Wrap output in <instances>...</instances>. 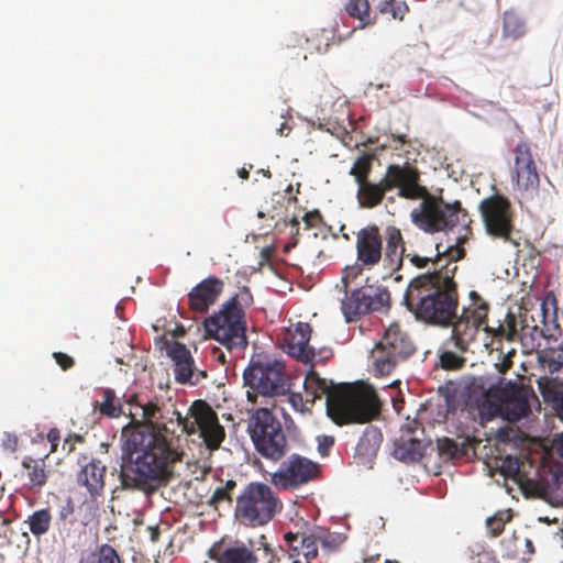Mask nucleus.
Listing matches in <instances>:
<instances>
[{
    "label": "nucleus",
    "mask_w": 563,
    "mask_h": 563,
    "mask_svg": "<svg viewBox=\"0 0 563 563\" xmlns=\"http://www.w3.org/2000/svg\"><path fill=\"white\" fill-rule=\"evenodd\" d=\"M442 268L413 277L404 294L402 305L418 321L448 328L456 317L459 300L453 276Z\"/></svg>",
    "instance_id": "nucleus-1"
},
{
    "label": "nucleus",
    "mask_w": 563,
    "mask_h": 563,
    "mask_svg": "<svg viewBox=\"0 0 563 563\" xmlns=\"http://www.w3.org/2000/svg\"><path fill=\"white\" fill-rule=\"evenodd\" d=\"M253 303L247 286L225 300L218 310L206 317L202 329L206 335L224 346L229 352L245 350L249 345L245 309Z\"/></svg>",
    "instance_id": "nucleus-2"
},
{
    "label": "nucleus",
    "mask_w": 563,
    "mask_h": 563,
    "mask_svg": "<svg viewBox=\"0 0 563 563\" xmlns=\"http://www.w3.org/2000/svg\"><path fill=\"white\" fill-rule=\"evenodd\" d=\"M397 188V196L405 199H418L427 194V187L420 184L419 170L408 165L390 164L385 176L377 183H361L357 201L361 208H373L382 202L387 191Z\"/></svg>",
    "instance_id": "nucleus-3"
},
{
    "label": "nucleus",
    "mask_w": 563,
    "mask_h": 563,
    "mask_svg": "<svg viewBox=\"0 0 563 563\" xmlns=\"http://www.w3.org/2000/svg\"><path fill=\"white\" fill-rule=\"evenodd\" d=\"M243 386L247 388L249 401L257 396L276 398L289 390L285 376V362L268 353L252 355L242 374Z\"/></svg>",
    "instance_id": "nucleus-4"
},
{
    "label": "nucleus",
    "mask_w": 563,
    "mask_h": 563,
    "mask_svg": "<svg viewBox=\"0 0 563 563\" xmlns=\"http://www.w3.org/2000/svg\"><path fill=\"white\" fill-rule=\"evenodd\" d=\"M283 510V503L269 485L251 482L236 497L234 518L249 528L264 527Z\"/></svg>",
    "instance_id": "nucleus-5"
},
{
    "label": "nucleus",
    "mask_w": 563,
    "mask_h": 563,
    "mask_svg": "<svg viewBox=\"0 0 563 563\" xmlns=\"http://www.w3.org/2000/svg\"><path fill=\"white\" fill-rule=\"evenodd\" d=\"M246 431L256 452L264 459L277 462L289 451L286 433L278 418L267 407L252 411Z\"/></svg>",
    "instance_id": "nucleus-6"
},
{
    "label": "nucleus",
    "mask_w": 563,
    "mask_h": 563,
    "mask_svg": "<svg viewBox=\"0 0 563 563\" xmlns=\"http://www.w3.org/2000/svg\"><path fill=\"white\" fill-rule=\"evenodd\" d=\"M418 208L410 212L411 222L426 233L448 232L466 216L459 200L445 202L441 197H429V190L422 196Z\"/></svg>",
    "instance_id": "nucleus-7"
},
{
    "label": "nucleus",
    "mask_w": 563,
    "mask_h": 563,
    "mask_svg": "<svg viewBox=\"0 0 563 563\" xmlns=\"http://www.w3.org/2000/svg\"><path fill=\"white\" fill-rule=\"evenodd\" d=\"M119 481L120 486L113 492L121 488L141 492L146 496L153 495L166 485L163 465L155 460L153 450L137 454L133 462L122 468Z\"/></svg>",
    "instance_id": "nucleus-8"
},
{
    "label": "nucleus",
    "mask_w": 563,
    "mask_h": 563,
    "mask_svg": "<svg viewBox=\"0 0 563 563\" xmlns=\"http://www.w3.org/2000/svg\"><path fill=\"white\" fill-rule=\"evenodd\" d=\"M416 346L409 335L397 323L385 329L383 336L375 343L373 355V371L376 376L389 375L400 363L409 358Z\"/></svg>",
    "instance_id": "nucleus-9"
},
{
    "label": "nucleus",
    "mask_w": 563,
    "mask_h": 563,
    "mask_svg": "<svg viewBox=\"0 0 563 563\" xmlns=\"http://www.w3.org/2000/svg\"><path fill=\"white\" fill-rule=\"evenodd\" d=\"M478 210L487 235L519 245L511 236L515 231V211L509 198L494 192L481 200Z\"/></svg>",
    "instance_id": "nucleus-10"
},
{
    "label": "nucleus",
    "mask_w": 563,
    "mask_h": 563,
    "mask_svg": "<svg viewBox=\"0 0 563 563\" xmlns=\"http://www.w3.org/2000/svg\"><path fill=\"white\" fill-rule=\"evenodd\" d=\"M320 464L298 453H292L271 474L269 482L279 489H297L313 481Z\"/></svg>",
    "instance_id": "nucleus-11"
},
{
    "label": "nucleus",
    "mask_w": 563,
    "mask_h": 563,
    "mask_svg": "<svg viewBox=\"0 0 563 563\" xmlns=\"http://www.w3.org/2000/svg\"><path fill=\"white\" fill-rule=\"evenodd\" d=\"M155 345L165 352L166 357L173 362L174 379L180 385L196 386L197 366L188 346L178 340H168L165 335L156 336Z\"/></svg>",
    "instance_id": "nucleus-12"
},
{
    "label": "nucleus",
    "mask_w": 563,
    "mask_h": 563,
    "mask_svg": "<svg viewBox=\"0 0 563 563\" xmlns=\"http://www.w3.org/2000/svg\"><path fill=\"white\" fill-rule=\"evenodd\" d=\"M356 261L371 269L383 257V238L376 225L362 228L356 235Z\"/></svg>",
    "instance_id": "nucleus-13"
},
{
    "label": "nucleus",
    "mask_w": 563,
    "mask_h": 563,
    "mask_svg": "<svg viewBox=\"0 0 563 563\" xmlns=\"http://www.w3.org/2000/svg\"><path fill=\"white\" fill-rule=\"evenodd\" d=\"M516 184L519 189L530 190L539 187L540 178L529 146L519 142L515 150Z\"/></svg>",
    "instance_id": "nucleus-14"
},
{
    "label": "nucleus",
    "mask_w": 563,
    "mask_h": 563,
    "mask_svg": "<svg viewBox=\"0 0 563 563\" xmlns=\"http://www.w3.org/2000/svg\"><path fill=\"white\" fill-rule=\"evenodd\" d=\"M223 283L216 276H208L199 282L188 292V302L195 312L205 313L216 303L221 291Z\"/></svg>",
    "instance_id": "nucleus-15"
},
{
    "label": "nucleus",
    "mask_w": 563,
    "mask_h": 563,
    "mask_svg": "<svg viewBox=\"0 0 563 563\" xmlns=\"http://www.w3.org/2000/svg\"><path fill=\"white\" fill-rule=\"evenodd\" d=\"M207 555L216 563H257L255 552L241 540L231 541L224 548L213 544Z\"/></svg>",
    "instance_id": "nucleus-16"
},
{
    "label": "nucleus",
    "mask_w": 563,
    "mask_h": 563,
    "mask_svg": "<svg viewBox=\"0 0 563 563\" xmlns=\"http://www.w3.org/2000/svg\"><path fill=\"white\" fill-rule=\"evenodd\" d=\"M153 434L145 430H123L120 434L121 468L134 461L143 451L151 452Z\"/></svg>",
    "instance_id": "nucleus-17"
},
{
    "label": "nucleus",
    "mask_w": 563,
    "mask_h": 563,
    "mask_svg": "<svg viewBox=\"0 0 563 563\" xmlns=\"http://www.w3.org/2000/svg\"><path fill=\"white\" fill-rule=\"evenodd\" d=\"M432 445V440L428 439L426 443L417 437H409L407 439L400 438L395 440L391 455L397 461L405 464H415L420 462L424 454L427 446Z\"/></svg>",
    "instance_id": "nucleus-18"
},
{
    "label": "nucleus",
    "mask_w": 563,
    "mask_h": 563,
    "mask_svg": "<svg viewBox=\"0 0 563 563\" xmlns=\"http://www.w3.org/2000/svg\"><path fill=\"white\" fill-rule=\"evenodd\" d=\"M386 252L384 257L385 268H389L390 272L383 276L386 279L387 276H391L393 272L399 271L402 266L405 247L401 231L396 227L386 228Z\"/></svg>",
    "instance_id": "nucleus-19"
},
{
    "label": "nucleus",
    "mask_w": 563,
    "mask_h": 563,
    "mask_svg": "<svg viewBox=\"0 0 563 563\" xmlns=\"http://www.w3.org/2000/svg\"><path fill=\"white\" fill-rule=\"evenodd\" d=\"M295 332L299 336L296 342H288L284 352L300 362H310L312 356L317 354V349L310 344L312 328L307 322H297Z\"/></svg>",
    "instance_id": "nucleus-20"
},
{
    "label": "nucleus",
    "mask_w": 563,
    "mask_h": 563,
    "mask_svg": "<svg viewBox=\"0 0 563 563\" xmlns=\"http://www.w3.org/2000/svg\"><path fill=\"white\" fill-rule=\"evenodd\" d=\"M106 466L100 461L92 459L85 464L77 474V483L86 487L92 498L99 496L104 486Z\"/></svg>",
    "instance_id": "nucleus-21"
},
{
    "label": "nucleus",
    "mask_w": 563,
    "mask_h": 563,
    "mask_svg": "<svg viewBox=\"0 0 563 563\" xmlns=\"http://www.w3.org/2000/svg\"><path fill=\"white\" fill-rule=\"evenodd\" d=\"M461 240H463L462 235H456L453 239H449L450 244H448L445 247L443 246L442 242H438L435 244L437 253L434 257L412 254L408 255V258L410 263L419 269L427 267L429 263L438 265V260L444 254H446L451 261H459L464 254V251L456 245Z\"/></svg>",
    "instance_id": "nucleus-22"
},
{
    "label": "nucleus",
    "mask_w": 563,
    "mask_h": 563,
    "mask_svg": "<svg viewBox=\"0 0 563 563\" xmlns=\"http://www.w3.org/2000/svg\"><path fill=\"white\" fill-rule=\"evenodd\" d=\"M314 354L310 362H302L308 368L305 371L306 377L303 387L307 394H311L313 398H321L323 395L334 390L338 384L333 379L321 377L320 374L314 369L316 366Z\"/></svg>",
    "instance_id": "nucleus-23"
},
{
    "label": "nucleus",
    "mask_w": 563,
    "mask_h": 563,
    "mask_svg": "<svg viewBox=\"0 0 563 563\" xmlns=\"http://www.w3.org/2000/svg\"><path fill=\"white\" fill-rule=\"evenodd\" d=\"M366 287H357L350 292V296L342 300L341 310L346 322L358 320L362 316L368 314L366 306Z\"/></svg>",
    "instance_id": "nucleus-24"
},
{
    "label": "nucleus",
    "mask_w": 563,
    "mask_h": 563,
    "mask_svg": "<svg viewBox=\"0 0 563 563\" xmlns=\"http://www.w3.org/2000/svg\"><path fill=\"white\" fill-rule=\"evenodd\" d=\"M383 434L375 426H367L355 446V453L363 457H374L382 444Z\"/></svg>",
    "instance_id": "nucleus-25"
},
{
    "label": "nucleus",
    "mask_w": 563,
    "mask_h": 563,
    "mask_svg": "<svg viewBox=\"0 0 563 563\" xmlns=\"http://www.w3.org/2000/svg\"><path fill=\"white\" fill-rule=\"evenodd\" d=\"M529 412L530 406L528 400L525 397H519L507 402L504 408L500 409L498 418L505 422L515 423L526 419Z\"/></svg>",
    "instance_id": "nucleus-26"
},
{
    "label": "nucleus",
    "mask_w": 563,
    "mask_h": 563,
    "mask_svg": "<svg viewBox=\"0 0 563 563\" xmlns=\"http://www.w3.org/2000/svg\"><path fill=\"white\" fill-rule=\"evenodd\" d=\"M366 283H368V278H366ZM366 292L368 297L366 298V306H368V313L374 311H380L384 307L388 306L390 302V296L387 287L377 286L366 284Z\"/></svg>",
    "instance_id": "nucleus-27"
},
{
    "label": "nucleus",
    "mask_w": 563,
    "mask_h": 563,
    "mask_svg": "<svg viewBox=\"0 0 563 563\" xmlns=\"http://www.w3.org/2000/svg\"><path fill=\"white\" fill-rule=\"evenodd\" d=\"M526 25L525 21L514 10H507L504 12L503 18V35L517 40L525 35Z\"/></svg>",
    "instance_id": "nucleus-28"
},
{
    "label": "nucleus",
    "mask_w": 563,
    "mask_h": 563,
    "mask_svg": "<svg viewBox=\"0 0 563 563\" xmlns=\"http://www.w3.org/2000/svg\"><path fill=\"white\" fill-rule=\"evenodd\" d=\"M51 519L52 517L49 509L42 508L33 511L25 520V523H27L31 533L34 537L40 538L41 536L45 534L48 531Z\"/></svg>",
    "instance_id": "nucleus-29"
},
{
    "label": "nucleus",
    "mask_w": 563,
    "mask_h": 563,
    "mask_svg": "<svg viewBox=\"0 0 563 563\" xmlns=\"http://www.w3.org/2000/svg\"><path fill=\"white\" fill-rule=\"evenodd\" d=\"M476 331L477 329L471 327L468 323L465 324L463 331H461L459 324H456L451 331L446 344H452L456 350L464 353L468 350V342L474 339Z\"/></svg>",
    "instance_id": "nucleus-30"
},
{
    "label": "nucleus",
    "mask_w": 563,
    "mask_h": 563,
    "mask_svg": "<svg viewBox=\"0 0 563 563\" xmlns=\"http://www.w3.org/2000/svg\"><path fill=\"white\" fill-rule=\"evenodd\" d=\"M99 410L111 419L119 418L122 415L123 406L112 388L103 389V401L99 404Z\"/></svg>",
    "instance_id": "nucleus-31"
},
{
    "label": "nucleus",
    "mask_w": 563,
    "mask_h": 563,
    "mask_svg": "<svg viewBox=\"0 0 563 563\" xmlns=\"http://www.w3.org/2000/svg\"><path fill=\"white\" fill-rule=\"evenodd\" d=\"M475 408L478 413V418L482 424H486L498 418L500 408L499 406L486 398H479L475 400Z\"/></svg>",
    "instance_id": "nucleus-32"
},
{
    "label": "nucleus",
    "mask_w": 563,
    "mask_h": 563,
    "mask_svg": "<svg viewBox=\"0 0 563 563\" xmlns=\"http://www.w3.org/2000/svg\"><path fill=\"white\" fill-rule=\"evenodd\" d=\"M345 11L350 16L365 23L369 19V2L368 0H349Z\"/></svg>",
    "instance_id": "nucleus-33"
},
{
    "label": "nucleus",
    "mask_w": 563,
    "mask_h": 563,
    "mask_svg": "<svg viewBox=\"0 0 563 563\" xmlns=\"http://www.w3.org/2000/svg\"><path fill=\"white\" fill-rule=\"evenodd\" d=\"M98 563H122L118 551L109 543H102L96 549Z\"/></svg>",
    "instance_id": "nucleus-34"
},
{
    "label": "nucleus",
    "mask_w": 563,
    "mask_h": 563,
    "mask_svg": "<svg viewBox=\"0 0 563 563\" xmlns=\"http://www.w3.org/2000/svg\"><path fill=\"white\" fill-rule=\"evenodd\" d=\"M29 478L33 486L42 487L45 485L47 474L45 472L44 457H41L36 463H34V466H32V470L29 472Z\"/></svg>",
    "instance_id": "nucleus-35"
},
{
    "label": "nucleus",
    "mask_w": 563,
    "mask_h": 563,
    "mask_svg": "<svg viewBox=\"0 0 563 563\" xmlns=\"http://www.w3.org/2000/svg\"><path fill=\"white\" fill-rule=\"evenodd\" d=\"M319 539L324 550L334 552L347 539V537L340 532H328L325 536L319 537Z\"/></svg>",
    "instance_id": "nucleus-36"
},
{
    "label": "nucleus",
    "mask_w": 563,
    "mask_h": 563,
    "mask_svg": "<svg viewBox=\"0 0 563 563\" xmlns=\"http://www.w3.org/2000/svg\"><path fill=\"white\" fill-rule=\"evenodd\" d=\"M518 457L514 454H507L504 456L499 464L500 473L505 476H515L519 471Z\"/></svg>",
    "instance_id": "nucleus-37"
},
{
    "label": "nucleus",
    "mask_w": 563,
    "mask_h": 563,
    "mask_svg": "<svg viewBox=\"0 0 563 563\" xmlns=\"http://www.w3.org/2000/svg\"><path fill=\"white\" fill-rule=\"evenodd\" d=\"M509 520V515L504 519V515L497 514L486 519V527L490 531L492 537H498L503 530L505 522Z\"/></svg>",
    "instance_id": "nucleus-38"
},
{
    "label": "nucleus",
    "mask_w": 563,
    "mask_h": 563,
    "mask_svg": "<svg viewBox=\"0 0 563 563\" xmlns=\"http://www.w3.org/2000/svg\"><path fill=\"white\" fill-rule=\"evenodd\" d=\"M299 545L301 549H305L303 556L307 560H311L318 555V547L316 540L311 536L302 533Z\"/></svg>",
    "instance_id": "nucleus-39"
},
{
    "label": "nucleus",
    "mask_w": 563,
    "mask_h": 563,
    "mask_svg": "<svg viewBox=\"0 0 563 563\" xmlns=\"http://www.w3.org/2000/svg\"><path fill=\"white\" fill-rule=\"evenodd\" d=\"M232 495H233L232 492L230 489H228V487L219 486L214 489L212 496L208 500V504L210 506H214L216 504H218L220 501H227L229 505H231L232 500H233Z\"/></svg>",
    "instance_id": "nucleus-40"
},
{
    "label": "nucleus",
    "mask_w": 563,
    "mask_h": 563,
    "mask_svg": "<svg viewBox=\"0 0 563 563\" xmlns=\"http://www.w3.org/2000/svg\"><path fill=\"white\" fill-rule=\"evenodd\" d=\"M317 450L319 454L324 457L328 456L334 445V438L332 435L320 434L317 435Z\"/></svg>",
    "instance_id": "nucleus-41"
},
{
    "label": "nucleus",
    "mask_w": 563,
    "mask_h": 563,
    "mask_svg": "<svg viewBox=\"0 0 563 563\" xmlns=\"http://www.w3.org/2000/svg\"><path fill=\"white\" fill-rule=\"evenodd\" d=\"M364 269H367V267H361V263L357 261L353 265L345 266L342 272V283L346 285L350 280L360 276Z\"/></svg>",
    "instance_id": "nucleus-42"
},
{
    "label": "nucleus",
    "mask_w": 563,
    "mask_h": 563,
    "mask_svg": "<svg viewBox=\"0 0 563 563\" xmlns=\"http://www.w3.org/2000/svg\"><path fill=\"white\" fill-rule=\"evenodd\" d=\"M55 363L63 369L67 371L75 365V358L65 352H53L52 353Z\"/></svg>",
    "instance_id": "nucleus-43"
},
{
    "label": "nucleus",
    "mask_w": 563,
    "mask_h": 563,
    "mask_svg": "<svg viewBox=\"0 0 563 563\" xmlns=\"http://www.w3.org/2000/svg\"><path fill=\"white\" fill-rule=\"evenodd\" d=\"M456 441L449 437H443L437 440V449L440 454L452 455L456 449Z\"/></svg>",
    "instance_id": "nucleus-44"
},
{
    "label": "nucleus",
    "mask_w": 563,
    "mask_h": 563,
    "mask_svg": "<svg viewBox=\"0 0 563 563\" xmlns=\"http://www.w3.org/2000/svg\"><path fill=\"white\" fill-rule=\"evenodd\" d=\"M279 411H280V415L284 419V424H285V430L289 437L291 438H296L299 433V429L298 427L296 426L294 419L291 418V416L286 411L285 408L280 407L279 408Z\"/></svg>",
    "instance_id": "nucleus-45"
},
{
    "label": "nucleus",
    "mask_w": 563,
    "mask_h": 563,
    "mask_svg": "<svg viewBox=\"0 0 563 563\" xmlns=\"http://www.w3.org/2000/svg\"><path fill=\"white\" fill-rule=\"evenodd\" d=\"M541 302H547V305L551 306L552 308V322H553V325L555 328L559 327V322H558V314H559V305H558V300H556V297H555V294L553 290H549L543 300Z\"/></svg>",
    "instance_id": "nucleus-46"
},
{
    "label": "nucleus",
    "mask_w": 563,
    "mask_h": 563,
    "mask_svg": "<svg viewBox=\"0 0 563 563\" xmlns=\"http://www.w3.org/2000/svg\"><path fill=\"white\" fill-rule=\"evenodd\" d=\"M288 401L294 410L300 413L310 412L309 408L303 404L300 393H291L288 396Z\"/></svg>",
    "instance_id": "nucleus-47"
},
{
    "label": "nucleus",
    "mask_w": 563,
    "mask_h": 563,
    "mask_svg": "<svg viewBox=\"0 0 563 563\" xmlns=\"http://www.w3.org/2000/svg\"><path fill=\"white\" fill-rule=\"evenodd\" d=\"M556 351L554 347H548L545 350H542V351H539L538 352V361L541 363V364H547L548 365V368H549V373L551 374V368H552V357L555 360L556 357Z\"/></svg>",
    "instance_id": "nucleus-48"
},
{
    "label": "nucleus",
    "mask_w": 563,
    "mask_h": 563,
    "mask_svg": "<svg viewBox=\"0 0 563 563\" xmlns=\"http://www.w3.org/2000/svg\"><path fill=\"white\" fill-rule=\"evenodd\" d=\"M408 11V5L405 1H398L396 0L393 2L390 14L394 19L402 20L405 12Z\"/></svg>",
    "instance_id": "nucleus-49"
},
{
    "label": "nucleus",
    "mask_w": 563,
    "mask_h": 563,
    "mask_svg": "<svg viewBox=\"0 0 563 563\" xmlns=\"http://www.w3.org/2000/svg\"><path fill=\"white\" fill-rule=\"evenodd\" d=\"M3 437L4 438L2 440V448L4 450L14 452L16 450V445H18V437L10 432H4Z\"/></svg>",
    "instance_id": "nucleus-50"
},
{
    "label": "nucleus",
    "mask_w": 563,
    "mask_h": 563,
    "mask_svg": "<svg viewBox=\"0 0 563 563\" xmlns=\"http://www.w3.org/2000/svg\"><path fill=\"white\" fill-rule=\"evenodd\" d=\"M75 510L74 501L70 496H68L65 500V505L60 508L58 512L59 520H65L69 515H71Z\"/></svg>",
    "instance_id": "nucleus-51"
},
{
    "label": "nucleus",
    "mask_w": 563,
    "mask_h": 563,
    "mask_svg": "<svg viewBox=\"0 0 563 563\" xmlns=\"http://www.w3.org/2000/svg\"><path fill=\"white\" fill-rule=\"evenodd\" d=\"M365 162V155H360L353 163L349 174L354 177V180L357 185H361L362 177L361 173L357 169V166Z\"/></svg>",
    "instance_id": "nucleus-52"
},
{
    "label": "nucleus",
    "mask_w": 563,
    "mask_h": 563,
    "mask_svg": "<svg viewBox=\"0 0 563 563\" xmlns=\"http://www.w3.org/2000/svg\"><path fill=\"white\" fill-rule=\"evenodd\" d=\"M332 356V350L329 347L317 349L316 363H325Z\"/></svg>",
    "instance_id": "nucleus-53"
},
{
    "label": "nucleus",
    "mask_w": 563,
    "mask_h": 563,
    "mask_svg": "<svg viewBox=\"0 0 563 563\" xmlns=\"http://www.w3.org/2000/svg\"><path fill=\"white\" fill-rule=\"evenodd\" d=\"M551 484L554 489H560L563 485V471L556 470L551 473Z\"/></svg>",
    "instance_id": "nucleus-54"
},
{
    "label": "nucleus",
    "mask_w": 563,
    "mask_h": 563,
    "mask_svg": "<svg viewBox=\"0 0 563 563\" xmlns=\"http://www.w3.org/2000/svg\"><path fill=\"white\" fill-rule=\"evenodd\" d=\"M301 536H302V533H300V532L289 531V532L285 533L284 538H285L286 542L291 547L295 544H299Z\"/></svg>",
    "instance_id": "nucleus-55"
},
{
    "label": "nucleus",
    "mask_w": 563,
    "mask_h": 563,
    "mask_svg": "<svg viewBox=\"0 0 563 563\" xmlns=\"http://www.w3.org/2000/svg\"><path fill=\"white\" fill-rule=\"evenodd\" d=\"M555 357H556L555 361L552 357L553 365L551 368V374L563 373V356L556 355Z\"/></svg>",
    "instance_id": "nucleus-56"
},
{
    "label": "nucleus",
    "mask_w": 563,
    "mask_h": 563,
    "mask_svg": "<svg viewBox=\"0 0 563 563\" xmlns=\"http://www.w3.org/2000/svg\"><path fill=\"white\" fill-rule=\"evenodd\" d=\"M361 175H368L372 169V162L368 157L365 156V162L357 166Z\"/></svg>",
    "instance_id": "nucleus-57"
},
{
    "label": "nucleus",
    "mask_w": 563,
    "mask_h": 563,
    "mask_svg": "<svg viewBox=\"0 0 563 563\" xmlns=\"http://www.w3.org/2000/svg\"><path fill=\"white\" fill-rule=\"evenodd\" d=\"M79 563H98L96 551L89 552L87 555L81 556Z\"/></svg>",
    "instance_id": "nucleus-58"
},
{
    "label": "nucleus",
    "mask_w": 563,
    "mask_h": 563,
    "mask_svg": "<svg viewBox=\"0 0 563 563\" xmlns=\"http://www.w3.org/2000/svg\"><path fill=\"white\" fill-rule=\"evenodd\" d=\"M47 440L54 444L55 442H57L59 440V431L58 429L56 428H52L49 429V431L47 432Z\"/></svg>",
    "instance_id": "nucleus-59"
},
{
    "label": "nucleus",
    "mask_w": 563,
    "mask_h": 563,
    "mask_svg": "<svg viewBox=\"0 0 563 563\" xmlns=\"http://www.w3.org/2000/svg\"><path fill=\"white\" fill-rule=\"evenodd\" d=\"M550 307L551 306L547 305V302H541L540 303V310H541V316H542V322L543 323H545L548 318H549Z\"/></svg>",
    "instance_id": "nucleus-60"
},
{
    "label": "nucleus",
    "mask_w": 563,
    "mask_h": 563,
    "mask_svg": "<svg viewBox=\"0 0 563 563\" xmlns=\"http://www.w3.org/2000/svg\"><path fill=\"white\" fill-rule=\"evenodd\" d=\"M395 0H384L380 2L379 4V11L382 13H390V10H391V5H393V2Z\"/></svg>",
    "instance_id": "nucleus-61"
},
{
    "label": "nucleus",
    "mask_w": 563,
    "mask_h": 563,
    "mask_svg": "<svg viewBox=\"0 0 563 563\" xmlns=\"http://www.w3.org/2000/svg\"><path fill=\"white\" fill-rule=\"evenodd\" d=\"M253 168V165L250 164L249 167L246 168L245 166L242 167V168H239L238 169V176L243 179V180H246L250 176V170Z\"/></svg>",
    "instance_id": "nucleus-62"
},
{
    "label": "nucleus",
    "mask_w": 563,
    "mask_h": 563,
    "mask_svg": "<svg viewBox=\"0 0 563 563\" xmlns=\"http://www.w3.org/2000/svg\"><path fill=\"white\" fill-rule=\"evenodd\" d=\"M213 355L214 357L217 358V361L219 363H221L222 365H224L227 363V356H225V353L223 351H221L220 349H214L213 350Z\"/></svg>",
    "instance_id": "nucleus-63"
},
{
    "label": "nucleus",
    "mask_w": 563,
    "mask_h": 563,
    "mask_svg": "<svg viewBox=\"0 0 563 563\" xmlns=\"http://www.w3.org/2000/svg\"><path fill=\"white\" fill-rule=\"evenodd\" d=\"M37 461H35L33 457L31 456H25L23 457L22 460V466L23 468L25 470H29V472L32 470V466H34V463H36Z\"/></svg>",
    "instance_id": "nucleus-64"
}]
</instances>
